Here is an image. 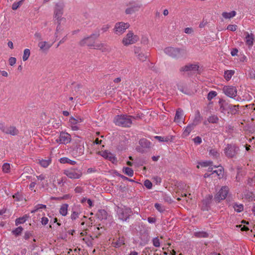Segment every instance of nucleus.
Returning <instances> with one entry per match:
<instances>
[{
    "mask_svg": "<svg viewBox=\"0 0 255 255\" xmlns=\"http://www.w3.org/2000/svg\"><path fill=\"white\" fill-rule=\"evenodd\" d=\"M114 123L122 127H130L132 125L131 116L127 115H117L114 119Z\"/></svg>",
    "mask_w": 255,
    "mask_h": 255,
    "instance_id": "obj_1",
    "label": "nucleus"
},
{
    "mask_svg": "<svg viewBox=\"0 0 255 255\" xmlns=\"http://www.w3.org/2000/svg\"><path fill=\"white\" fill-rule=\"evenodd\" d=\"M164 52L167 55L174 58L182 57L186 54V52L185 49L173 47H168L165 48L164 49Z\"/></svg>",
    "mask_w": 255,
    "mask_h": 255,
    "instance_id": "obj_2",
    "label": "nucleus"
},
{
    "mask_svg": "<svg viewBox=\"0 0 255 255\" xmlns=\"http://www.w3.org/2000/svg\"><path fill=\"white\" fill-rule=\"evenodd\" d=\"M63 173L66 175L69 178L72 179H78L80 178L82 176V171L77 168L71 167L65 169L63 171Z\"/></svg>",
    "mask_w": 255,
    "mask_h": 255,
    "instance_id": "obj_3",
    "label": "nucleus"
},
{
    "mask_svg": "<svg viewBox=\"0 0 255 255\" xmlns=\"http://www.w3.org/2000/svg\"><path fill=\"white\" fill-rule=\"evenodd\" d=\"M138 40L139 37L134 34L132 31H129L123 38L122 43L125 46H128L136 43Z\"/></svg>",
    "mask_w": 255,
    "mask_h": 255,
    "instance_id": "obj_4",
    "label": "nucleus"
},
{
    "mask_svg": "<svg viewBox=\"0 0 255 255\" xmlns=\"http://www.w3.org/2000/svg\"><path fill=\"white\" fill-rule=\"evenodd\" d=\"M64 5L62 3H57L54 8L53 18L58 22L61 21L63 14Z\"/></svg>",
    "mask_w": 255,
    "mask_h": 255,
    "instance_id": "obj_5",
    "label": "nucleus"
},
{
    "mask_svg": "<svg viewBox=\"0 0 255 255\" xmlns=\"http://www.w3.org/2000/svg\"><path fill=\"white\" fill-rule=\"evenodd\" d=\"M129 27V24L128 23L119 22L115 24L113 31L116 34L121 35L123 34Z\"/></svg>",
    "mask_w": 255,
    "mask_h": 255,
    "instance_id": "obj_6",
    "label": "nucleus"
},
{
    "mask_svg": "<svg viewBox=\"0 0 255 255\" xmlns=\"http://www.w3.org/2000/svg\"><path fill=\"white\" fill-rule=\"evenodd\" d=\"M131 213V209L126 207L118 208L117 210L119 218L123 221H126L130 216Z\"/></svg>",
    "mask_w": 255,
    "mask_h": 255,
    "instance_id": "obj_7",
    "label": "nucleus"
},
{
    "mask_svg": "<svg viewBox=\"0 0 255 255\" xmlns=\"http://www.w3.org/2000/svg\"><path fill=\"white\" fill-rule=\"evenodd\" d=\"M239 151V148L235 144H228L224 149V153L229 158L235 157Z\"/></svg>",
    "mask_w": 255,
    "mask_h": 255,
    "instance_id": "obj_8",
    "label": "nucleus"
},
{
    "mask_svg": "<svg viewBox=\"0 0 255 255\" xmlns=\"http://www.w3.org/2000/svg\"><path fill=\"white\" fill-rule=\"evenodd\" d=\"M229 190L227 186H223L215 196V200L218 202L224 200L228 194Z\"/></svg>",
    "mask_w": 255,
    "mask_h": 255,
    "instance_id": "obj_9",
    "label": "nucleus"
},
{
    "mask_svg": "<svg viewBox=\"0 0 255 255\" xmlns=\"http://www.w3.org/2000/svg\"><path fill=\"white\" fill-rule=\"evenodd\" d=\"M133 51L134 56L139 61L144 62L146 60L147 55L140 47H135Z\"/></svg>",
    "mask_w": 255,
    "mask_h": 255,
    "instance_id": "obj_10",
    "label": "nucleus"
},
{
    "mask_svg": "<svg viewBox=\"0 0 255 255\" xmlns=\"http://www.w3.org/2000/svg\"><path fill=\"white\" fill-rule=\"evenodd\" d=\"M71 136L66 132H61L55 141L59 144H67L71 141Z\"/></svg>",
    "mask_w": 255,
    "mask_h": 255,
    "instance_id": "obj_11",
    "label": "nucleus"
},
{
    "mask_svg": "<svg viewBox=\"0 0 255 255\" xmlns=\"http://www.w3.org/2000/svg\"><path fill=\"white\" fill-rule=\"evenodd\" d=\"M223 91L226 95L232 98L237 96V89L235 87L232 86H224L223 88Z\"/></svg>",
    "mask_w": 255,
    "mask_h": 255,
    "instance_id": "obj_12",
    "label": "nucleus"
},
{
    "mask_svg": "<svg viewBox=\"0 0 255 255\" xmlns=\"http://www.w3.org/2000/svg\"><path fill=\"white\" fill-rule=\"evenodd\" d=\"M83 119L80 117H71L69 119V125L73 130H78L79 129L77 125L83 122Z\"/></svg>",
    "mask_w": 255,
    "mask_h": 255,
    "instance_id": "obj_13",
    "label": "nucleus"
},
{
    "mask_svg": "<svg viewBox=\"0 0 255 255\" xmlns=\"http://www.w3.org/2000/svg\"><path fill=\"white\" fill-rule=\"evenodd\" d=\"M92 48L100 50L102 52H109L110 50L109 45L106 43L101 42L93 43Z\"/></svg>",
    "mask_w": 255,
    "mask_h": 255,
    "instance_id": "obj_14",
    "label": "nucleus"
},
{
    "mask_svg": "<svg viewBox=\"0 0 255 255\" xmlns=\"http://www.w3.org/2000/svg\"><path fill=\"white\" fill-rule=\"evenodd\" d=\"M219 103L220 105V110L223 113H225L233 107H235V106L229 104L223 100H220Z\"/></svg>",
    "mask_w": 255,
    "mask_h": 255,
    "instance_id": "obj_15",
    "label": "nucleus"
},
{
    "mask_svg": "<svg viewBox=\"0 0 255 255\" xmlns=\"http://www.w3.org/2000/svg\"><path fill=\"white\" fill-rule=\"evenodd\" d=\"M85 148L84 145L79 144L77 145L73 150L72 154L75 157H79L84 154Z\"/></svg>",
    "mask_w": 255,
    "mask_h": 255,
    "instance_id": "obj_16",
    "label": "nucleus"
},
{
    "mask_svg": "<svg viewBox=\"0 0 255 255\" xmlns=\"http://www.w3.org/2000/svg\"><path fill=\"white\" fill-rule=\"evenodd\" d=\"M81 213V209L80 206H75L72 208V214L71 215V219L75 220L79 217V215Z\"/></svg>",
    "mask_w": 255,
    "mask_h": 255,
    "instance_id": "obj_17",
    "label": "nucleus"
},
{
    "mask_svg": "<svg viewBox=\"0 0 255 255\" xmlns=\"http://www.w3.org/2000/svg\"><path fill=\"white\" fill-rule=\"evenodd\" d=\"M199 67L197 64H188L180 68V71H196L198 70Z\"/></svg>",
    "mask_w": 255,
    "mask_h": 255,
    "instance_id": "obj_18",
    "label": "nucleus"
},
{
    "mask_svg": "<svg viewBox=\"0 0 255 255\" xmlns=\"http://www.w3.org/2000/svg\"><path fill=\"white\" fill-rule=\"evenodd\" d=\"M52 45V44L47 41H40L38 43V46L39 47L40 50L43 52L48 51Z\"/></svg>",
    "mask_w": 255,
    "mask_h": 255,
    "instance_id": "obj_19",
    "label": "nucleus"
},
{
    "mask_svg": "<svg viewBox=\"0 0 255 255\" xmlns=\"http://www.w3.org/2000/svg\"><path fill=\"white\" fill-rule=\"evenodd\" d=\"M246 35L245 37V41L246 44L249 47H252L254 44V36L252 33H249L248 32L246 33Z\"/></svg>",
    "mask_w": 255,
    "mask_h": 255,
    "instance_id": "obj_20",
    "label": "nucleus"
},
{
    "mask_svg": "<svg viewBox=\"0 0 255 255\" xmlns=\"http://www.w3.org/2000/svg\"><path fill=\"white\" fill-rule=\"evenodd\" d=\"M80 44L81 46L87 45L92 48L93 45V39L90 36L85 37L81 40Z\"/></svg>",
    "mask_w": 255,
    "mask_h": 255,
    "instance_id": "obj_21",
    "label": "nucleus"
},
{
    "mask_svg": "<svg viewBox=\"0 0 255 255\" xmlns=\"http://www.w3.org/2000/svg\"><path fill=\"white\" fill-rule=\"evenodd\" d=\"M4 132L6 134H11L12 135H15L18 134V130L15 127L10 126L9 127H6Z\"/></svg>",
    "mask_w": 255,
    "mask_h": 255,
    "instance_id": "obj_22",
    "label": "nucleus"
},
{
    "mask_svg": "<svg viewBox=\"0 0 255 255\" xmlns=\"http://www.w3.org/2000/svg\"><path fill=\"white\" fill-rule=\"evenodd\" d=\"M101 155L105 158L109 159L112 162H114L116 160V158L114 155L110 152H108L107 151H102L101 152Z\"/></svg>",
    "mask_w": 255,
    "mask_h": 255,
    "instance_id": "obj_23",
    "label": "nucleus"
},
{
    "mask_svg": "<svg viewBox=\"0 0 255 255\" xmlns=\"http://www.w3.org/2000/svg\"><path fill=\"white\" fill-rule=\"evenodd\" d=\"M183 111L180 109H178L176 112L174 121L178 123H180L183 120Z\"/></svg>",
    "mask_w": 255,
    "mask_h": 255,
    "instance_id": "obj_24",
    "label": "nucleus"
},
{
    "mask_svg": "<svg viewBox=\"0 0 255 255\" xmlns=\"http://www.w3.org/2000/svg\"><path fill=\"white\" fill-rule=\"evenodd\" d=\"M140 8V6L138 5H134L131 7H128L126 9V13L127 14H132L136 11H138Z\"/></svg>",
    "mask_w": 255,
    "mask_h": 255,
    "instance_id": "obj_25",
    "label": "nucleus"
},
{
    "mask_svg": "<svg viewBox=\"0 0 255 255\" xmlns=\"http://www.w3.org/2000/svg\"><path fill=\"white\" fill-rule=\"evenodd\" d=\"M194 128L195 127L191 124H189L186 128H185L183 131L182 136L184 137L188 136Z\"/></svg>",
    "mask_w": 255,
    "mask_h": 255,
    "instance_id": "obj_26",
    "label": "nucleus"
},
{
    "mask_svg": "<svg viewBox=\"0 0 255 255\" xmlns=\"http://www.w3.org/2000/svg\"><path fill=\"white\" fill-rule=\"evenodd\" d=\"M214 168L218 169L214 170L211 174L213 175L214 174H216V175L218 176L219 178H220L223 176L224 173L223 167L222 166H215Z\"/></svg>",
    "mask_w": 255,
    "mask_h": 255,
    "instance_id": "obj_27",
    "label": "nucleus"
},
{
    "mask_svg": "<svg viewBox=\"0 0 255 255\" xmlns=\"http://www.w3.org/2000/svg\"><path fill=\"white\" fill-rule=\"evenodd\" d=\"M51 160L50 158L46 159H39L38 163L43 167L46 168L51 163Z\"/></svg>",
    "mask_w": 255,
    "mask_h": 255,
    "instance_id": "obj_28",
    "label": "nucleus"
},
{
    "mask_svg": "<svg viewBox=\"0 0 255 255\" xmlns=\"http://www.w3.org/2000/svg\"><path fill=\"white\" fill-rule=\"evenodd\" d=\"M68 205L67 204H62L60 209H59V213L63 216H65L67 215L68 213Z\"/></svg>",
    "mask_w": 255,
    "mask_h": 255,
    "instance_id": "obj_29",
    "label": "nucleus"
},
{
    "mask_svg": "<svg viewBox=\"0 0 255 255\" xmlns=\"http://www.w3.org/2000/svg\"><path fill=\"white\" fill-rule=\"evenodd\" d=\"M236 15V12L235 10L231 11V12H223L222 14V16L225 19H230Z\"/></svg>",
    "mask_w": 255,
    "mask_h": 255,
    "instance_id": "obj_30",
    "label": "nucleus"
},
{
    "mask_svg": "<svg viewBox=\"0 0 255 255\" xmlns=\"http://www.w3.org/2000/svg\"><path fill=\"white\" fill-rule=\"evenodd\" d=\"M59 161L61 163H69L71 165H75L76 162L74 160H72L67 157H62L59 159Z\"/></svg>",
    "mask_w": 255,
    "mask_h": 255,
    "instance_id": "obj_31",
    "label": "nucleus"
},
{
    "mask_svg": "<svg viewBox=\"0 0 255 255\" xmlns=\"http://www.w3.org/2000/svg\"><path fill=\"white\" fill-rule=\"evenodd\" d=\"M139 143L143 148H149L150 146V141L145 138L141 139Z\"/></svg>",
    "mask_w": 255,
    "mask_h": 255,
    "instance_id": "obj_32",
    "label": "nucleus"
},
{
    "mask_svg": "<svg viewBox=\"0 0 255 255\" xmlns=\"http://www.w3.org/2000/svg\"><path fill=\"white\" fill-rule=\"evenodd\" d=\"M201 120L202 118L199 113H198L196 114L195 118L192 123L191 124L193 125L194 127H195L196 126L198 125L201 122Z\"/></svg>",
    "mask_w": 255,
    "mask_h": 255,
    "instance_id": "obj_33",
    "label": "nucleus"
},
{
    "mask_svg": "<svg viewBox=\"0 0 255 255\" xmlns=\"http://www.w3.org/2000/svg\"><path fill=\"white\" fill-rule=\"evenodd\" d=\"M234 70H226L224 72V78L227 81H229L234 74Z\"/></svg>",
    "mask_w": 255,
    "mask_h": 255,
    "instance_id": "obj_34",
    "label": "nucleus"
},
{
    "mask_svg": "<svg viewBox=\"0 0 255 255\" xmlns=\"http://www.w3.org/2000/svg\"><path fill=\"white\" fill-rule=\"evenodd\" d=\"M112 244L113 247L115 248H120L125 244L124 239L123 238H119V239L117 241L113 243Z\"/></svg>",
    "mask_w": 255,
    "mask_h": 255,
    "instance_id": "obj_35",
    "label": "nucleus"
},
{
    "mask_svg": "<svg viewBox=\"0 0 255 255\" xmlns=\"http://www.w3.org/2000/svg\"><path fill=\"white\" fill-rule=\"evenodd\" d=\"M194 235L197 238H207L208 237V233L203 231L196 232L194 233Z\"/></svg>",
    "mask_w": 255,
    "mask_h": 255,
    "instance_id": "obj_36",
    "label": "nucleus"
},
{
    "mask_svg": "<svg viewBox=\"0 0 255 255\" xmlns=\"http://www.w3.org/2000/svg\"><path fill=\"white\" fill-rule=\"evenodd\" d=\"M123 172L126 175L131 177L133 175V170L129 167H124L123 168Z\"/></svg>",
    "mask_w": 255,
    "mask_h": 255,
    "instance_id": "obj_37",
    "label": "nucleus"
},
{
    "mask_svg": "<svg viewBox=\"0 0 255 255\" xmlns=\"http://www.w3.org/2000/svg\"><path fill=\"white\" fill-rule=\"evenodd\" d=\"M46 206L43 204H37L35 205L34 207L33 210L31 211V213H35L40 209H46Z\"/></svg>",
    "mask_w": 255,
    "mask_h": 255,
    "instance_id": "obj_38",
    "label": "nucleus"
},
{
    "mask_svg": "<svg viewBox=\"0 0 255 255\" xmlns=\"http://www.w3.org/2000/svg\"><path fill=\"white\" fill-rule=\"evenodd\" d=\"M27 216H25L16 219L15 220V225L17 226L19 224L24 223L27 220Z\"/></svg>",
    "mask_w": 255,
    "mask_h": 255,
    "instance_id": "obj_39",
    "label": "nucleus"
},
{
    "mask_svg": "<svg viewBox=\"0 0 255 255\" xmlns=\"http://www.w3.org/2000/svg\"><path fill=\"white\" fill-rule=\"evenodd\" d=\"M30 54V51L29 49H25L23 51V54L22 56V59L24 61H26Z\"/></svg>",
    "mask_w": 255,
    "mask_h": 255,
    "instance_id": "obj_40",
    "label": "nucleus"
},
{
    "mask_svg": "<svg viewBox=\"0 0 255 255\" xmlns=\"http://www.w3.org/2000/svg\"><path fill=\"white\" fill-rule=\"evenodd\" d=\"M208 121L209 123L212 124H216L218 122L219 118L216 115H212L208 118Z\"/></svg>",
    "mask_w": 255,
    "mask_h": 255,
    "instance_id": "obj_41",
    "label": "nucleus"
},
{
    "mask_svg": "<svg viewBox=\"0 0 255 255\" xmlns=\"http://www.w3.org/2000/svg\"><path fill=\"white\" fill-rule=\"evenodd\" d=\"M23 231V228L21 227H18L15 228L12 231V233L13 235L15 236H18L21 234Z\"/></svg>",
    "mask_w": 255,
    "mask_h": 255,
    "instance_id": "obj_42",
    "label": "nucleus"
},
{
    "mask_svg": "<svg viewBox=\"0 0 255 255\" xmlns=\"http://www.w3.org/2000/svg\"><path fill=\"white\" fill-rule=\"evenodd\" d=\"M209 154L214 157H217L219 156V151L215 148H211L209 150Z\"/></svg>",
    "mask_w": 255,
    "mask_h": 255,
    "instance_id": "obj_43",
    "label": "nucleus"
},
{
    "mask_svg": "<svg viewBox=\"0 0 255 255\" xmlns=\"http://www.w3.org/2000/svg\"><path fill=\"white\" fill-rule=\"evenodd\" d=\"M2 170L5 173H8L10 171V165L9 163H5L2 165Z\"/></svg>",
    "mask_w": 255,
    "mask_h": 255,
    "instance_id": "obj_44",
    "label": "nucleus"
},
{
    "mask_svg": "<svg viewBox=\"0 0 255 255\" xmlns=\"http://www.w3.org/2000/svg\"><path fill=\"white\" fill-rule=\"evenodd\" d=\"M234 208L235 211L238 212H241L244 210V206L243 204H235L234 206Z\"/></svg>",
    "mask_w": 255,
    "mask_h": 255,
    "instance_id": "obj_45",
    "label": "nucleus"
},
{
    "mask_svg": "<svg viewBox=\"0 0 255 255\" xmlns=\"http://www.w3.org/2000/svg\"><path fill=\"white\" fill-rule=\"evenodd\" d=\"M177 188L179 190H187V189L189 188V186H187L184 183H179L177 185Z\"/></svg>",
    "mask_w": 255,
    "mask_h": 255,
    "instance_id": "obj_46",
    "label": "nucleus"
},
{
    "mask_svg": "<svg viewBox=\"0 0 255 255\" xmlns=\"http://www.w3.org/2000/svg\"><path fill=\"white\" fill-rule=\"evenodd\" d=\"M217 95V94L216 92L213 91H210L208 94L207 99L208 100L210 101L215 97Z\"/></svg>",
    "mask_w": 255,
    "mask_h": 255,
    "instance_id": "obj_47",
    "label": "nucleus"
},
{
    "mask_svg": "<svg viewBox=\"0 0 255 255\" xmlns=\"http://www.w3.org/2000/svg\"><path fill=\"white\" fill-rule=\"evenodd\" d=\"M154 207L160 213L163 212L165 210L164 207L160 204L155 203Z\"/></svg>",
    "mask_w": 255,
    "mask_h": 255,
    "instance_id": "obj_48",
    "label": "nucleus"
},
{
    "mask_svg": "<svg viewBox=\"0 0 255 255\" xmlns=\"http://www.w3.org/2000/svg\"><path fill=\"white\" fill-rule=\"evenodd\" d=\"M199 164L202 167H207L208 166L212 165V162H211L210 161H206L201 162Z\"/></svg>",
    "mask_w": 255,
    "mask_h": 255,
    "instance_id": "obj_49",
    "label": "nucleus"
},
{
    "mask_svg": "<svg viewBox=\"0 0 255 255\" xmlns=\"http://www.w3.org/2000/svg\"><path fill=\"white\" fill-rule=\"evenodd\" d=\"M22 0H20L17 2H14L12 5V9L13 10L17 9L22 3Z\"/></svg>",
    "mask_w": 255,
    "mask_h": 255,
    "instance_id": "obj_50",
    "label": "nucleus"
},
{
    "mask_svg": "<svg viewBox=\"0 0 255 255\" xmlns=\"http://www.w3.org/2000/svg\"><path fill=\"white\" fill-rule=\"evenodd\" d=\"M144 185L148 189H151L152 187V184L149 180H146L144 181Z\"/></svg>",
    "mask_w": 255,
    "mask_h": 255,
    "instance_id": "obj_51",
    "label": "nucleus"
},
{
    "mask_svg": "<svg viewBox=\"0 0 255 255\" xmlns=\"http://www.w3.org/2000/svg\"><path fill=\"white\" fill-rule=\"evenodd\" d=\"M227 29L232 31H235L237 29V25L235 24H230L227 26Z\"/></svg>",
    "mask_w": 255,
    "mask_h": 255,
    "instance_id": "obj_52",
    "label": "nucleus"
},
{
    "mask_svg": "<svg viewBox=\"0 0 255 255\" xmlns=\"http://www.w3.org/2000/svg\"><path fill=\"white\" fill-rule=\"evenodd\" d=\"M153 244L155 247H159L160 246V242L157 238H155L153 239Z\"/></svg>",
    "mask_w": 255,
    "mask_h": 255,
    "instance_id": "obj_53",
    "label": "nucleus"
},
{
    "mask_svg": "<svg viewBox=\"0 0 255 255\" xmlns=\"http://www.w3.org/2000/svg\"><path fill=\"white\" fill-rule=\"evenodd\" d=\"M16 61V59L15 57H11L8 59L9 64L10 66L14 65Z\"/></svg>",
    "mask_w": 255,
    "mask_h": 255,
    "instance_id": "obj_54",
    "label": "nucleus"
},
{
    "mask_svg": "<svg viewBox=\"0 0 255 255\" xmlns=\"http://www.w3.org/2000/svg\"><path fill=\"white\" fill-rule=\"evenodd\" d=\"M100 36V32L99 31L95 32V33L92 34L90 37H91V39H94L99 37Z\"/></svg>",
    "mask_w": 255,
    "mask_h": 255,
    "instance_id": "obj_55",
    "label": "nucleus"
},
{
    "mask_svg": "<svg viewBox=\"0 0 255 255\" xmlns=\"http://www.w3.org/2000/svg\"><path fill=\"white\" fill-rule=\"evenodd\" d=\"M49 220L47 217H43L41 218V223L43 225H46L48 224Z\"/></svg>",
    "mask_w": 255,
    "mask_h": 255,
    "instance_id": "obj_56",
    "label": "nucleus"
},
{
    "mask_svg": "<svg viewBox=\"0 0 255 255\" xmlns=\"http://www.w3.org/2000/svg\"><path fill=\"white\" fill-rule=\"evenodd\" d=\"M193 141L194 143L196 144H200L202 142V139L200 136H196L194 138H193Z\"/></svg>",
    "mask_w": 255,
    "mask_h": 255,
    "instance_id": "obj_57",
    "label": "nucleus"
},
{
    "mask_svg": "<svg viewBox=\"0 0 255 255\" xmlns=\"http://www.w3.org/2000/svg\"><path fill=\"white\" fill-rule=\"evenodd\" d=\"M148 42V38L146 36H143L141 38V43L143 44H147Z\"/></svg>",
    "mask_w": 255,
    "mask_h": 255,
    "instance_id": "obj_58",
    "label": "nucleus"
},
{
    "mask_svg": "<svg viewBox=\"0 0 255 255\" xmlns=\"http://www.w3.org/2000/svg\"><path fill=\"white\" fill-rule=\"evenodd\" d=\"M109 28V25L107 24L103 25V27L101 28V30L103 32H105L108 30Z\"/></svg>",
    "mask_w": 255,
    "mask_h": 255,
    "instance_id": "obj_59",
    "label": "nucleus"
},
{
    "mask_svg": "<svg viewBox=\"0 0 255 255\" xmlns=\"http://www.w3.org/2000/svg\"><path fill=\"white\" fill-rule=\"evenodd\" d=\"M74 190H75L76 193H81L83 191V188L81 187H79V186L76 187L75 188Z\"/></svg>",
    "mask_w": 255,
    "mask_h": 255,
    "instance_id": "obj_60",
    "label": "nucleus"
},
{
    "mask_svg": "<svg viewBox=\"0 0 255 255\" xmlns=\"http://www.w3.org/2000/svg\"><path fill=\"white\" fill-rule=\"evenodd\" d=\"M34 37L37 39L41 40L42 39V36L41 34L39 32H35L34 33Z\"/></svg>",
    "mask_w": 255,
    "mask_h": 255,
    "instance_id": "obj_61",
    "label": "nucleus"
},
{
    "mask_svg": "<svg viewBox=\"0 0 255 255\" xmlns=\"http://www.w3.org/2000/svg\"><path fill=\"white\" fill-rule=\"evenodd\" d=\"M192 32V29L190 27H187L184 29V32L187 34H191Z\"/></svg>",
    "mask_w": 255,
    "mask_h": 255,
    "instance_id": "obj_62",
    "label": "nucleus"
},
{
    "mask_svg": "<svg viewBox=\"0 0 255 255\" xmlns=\"http://www.w3.org/2000/svg\"><path fill=\"white\" fill-rule=\"evenodd\" d=\"M31 236V234L29 232H26L24 234V238L25 240L28 239Z\"/></svg>",
    "mask_w": 255,
    "mask_h": 255,
    "instance_id": "obj_63",
    "label": "nucleus"
},
{
    "mask_svg": "<svg viewBox=\"0 0 255 255\" xmlns=\"http://www.w3.org/2000/svg\"><path fill=\"white\" fill-rule=\"evenodd\" d=\"M37 178L38 181H42L45 179V176L43 174H41L39 176H37Z\"/></svg>",
    "mask_w": 255,
    "mask_h": 255,
    "instance_id": "obj_64",
    "label": "nucleus"
}]
</instances>
